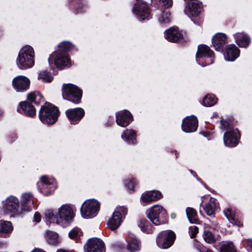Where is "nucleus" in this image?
<instances>
[{
    "mask_svg": "<svg viewBox=\"0 0 252 252\" xmlns=\"http://www.w3.org/2000/svg\"><path fill=\"white\" fill-rule=\"evenodd\" d=\"M46 219L51 222L63 227H66L73 221L75 216V213L69 204H63L58 209L56 214L51 210H47L45 212Z\"/></svg>",
    "mask_w": 252,
    "mask_h": 252,
    "instance_id": "f257e3e1",
    "label": "nucleus"
},
{
    "mask_svg": "<svg viewBox=\"0 0 252 252\" xmlns=\"http://www.w3.org/2000/svg\"><path fill=\"white\" fill-rule=\"evenodd\" d=\"M16 64L21 69L32 67L34 64V52L30 45H25L19 51Z\"/></svg>",
    "mask_w": 252,
    "mask_h": 252,
    "instance_id": "f03ea898",
    "label": "nucleus"
},
{
    "mask_svg": "<svg viewBox=\"0 0 252 252\" xmlns=\"http://www.w3.org/2000/svg\"><path fill=\"white\" fill-rule=\"evenodd\" d=\"M59 115L58 108L49 103L42 106L39 112L40 121L47 125H52L57 120Z\"/></svg>",
    "mask_w": 252,
    "mask_h": 252,
    "instance_id": "7ed1b4c3",
    "label": "nucleus"
},
{
    "mask_svg": "<svg viewBox=\"0 0 252 252\" xmlns=\"http://www.w3.org/2000/svg\"><path fill=\"white\" fill-rule=\"evenodd\" d=\"M147 216L152 223L156 225L166 222L167 215L166 210L160 205H154L147 211Z\"/></svg>",
    "mask_w": 252,
    "mask_h": 252,
    "instance_id": "20e7f679",
    "label": "nucleus"
},
{
    "mask_svg": "<svg viewBox=\"0 0 252 252\" xmlns=\"http://www.w3.org/2000/svg\"><path fill=\"white\" fill-rule=\"evenodd\" d=\"M48 63L51 69H54L55 66L62 69L70 64V60L67 53L55 51L49 56Z\"/></svg>",
    "mask_w": 252,
    "mask_h": 252,
    "instance_id": "39448f33",
    "label": "nucleus"
},
{
    "mask_svg": "<svg viewBox=\"0 0 252 252\" xmlns=\"http://www.w3.org/2000/svg\"><path fill=\"white\" fill-rule=\"evenodd\" d=\"M82 94V91L75 85L68 84H63V98L74 103H79L80 102Z\"/></svg>",
    "mask_w": 252,
    "mask_h": 252,
    "instance_id": "423d86ee",
    "label": "nucleus"
},
{
    "mask_svg": "<svg viewBox=\"0 0 252 252\" xmlns=\"http://www.w3.org/2000/svg\"><path fill=\"white\" fill-rule=\"evenodd\" d=\"M196 61L199 64L203 66L212 63L214 61L213 51L209 47L204 44L198 45L196 54Z\"/></svg>",
    "mask_w": 252,
    "mask_h": 252,
    "instance_id": "0eeeda50",
    "label": "nucleus"
},
{
    "mask_svg": "<svg viewBox=\"0 0 252 252\" xmlns=\"http://www.w3.org/2000/svg\"><path fill=\"white\" fill-rule=\"evenodd\" d=\"M99 208L100 204L96 200L94 199L87 200L82 205L81 215L85 219L94 217L98 213Z\"/></svg>",
    "mask_w": 252,
    "mask_h": 252,
    "instance_id": "6e6552de",
    "label": "nucleus"
},
{
    "mask_svg": "<svg viewBox=\"0 0 252 252\" xmlns=\"http://www.w3.org/2000/svg\"><path fill=\"white\" fill-rule=\"evenodd\" d=\"M3 208L6 213L11 216H19L24 213L21 207L19 206V200L13 196H10L2 202Z\"/></svg>",
    "mask_w": 252,
    "mask_h": 252,
    "instance_id": "1a4fd4ad",
    "label": "nucleus"
},
{
    "mask_svg": "<svg viewBox=\"0 0 252 252\" xmlns=\"http://www.w3.org/2000/svg\"><path fill=\"white\" fill-rule=\"evenodd\" d=\"M127 208L124 206L118 207L108 221L107 225L112 230L117 229L121 225L123 219L127 214Z\"/></svg>",
    "mask_w": 252,
    "mask_h": 252,
    "instance_id": "9d476101",
    "label": "nucleus"
},
{
    "mask_svg": "<svg viewBox=\"0 0 252 252\" xmlns=\"http://www.w3.org/2000/svg\"><path fill=\"white\" fill-rule=\"evenodd\" d=\"M176 235L171 230H166L160 232L158 235L156 243L158 246L162 249H168L173 244Z\"/></svg>",
    "mask_w": 252,
    "mask_h": 252,
    "instance_id": "9b49d317",
    "label": "nucleus"
},
{
    "mask_svg": "<svg viewBox=\"0 0 252 252\" xmlns=\"http://www.w3.org/2000/svg\"><path fill=\"white\" fill-rule=\"evenodd\" d=\"M133 11L140 20H148L151 17L148 5L142 0H136Z\"/></svg>",
    "mask_w": 252,
    "mask_h": 252,
    "instance_id": "f8f14e48",
    "label": "nucleus"
},
{
    "mask_svg": "<svg viewBox=\"0 0 252 252\" xmlns=\"http://www.w3.org/2000/svg\"><path fill=\"white\" fill-rule=\"evenodd\" d=\"M84 249L86 252H105L104 244L101 239L93 238L88 240Z\"/></svg>",
    "mask_w": 252,
    "mask_h": 252,
    "instance_id": "ddd939ff",
    "label": "nucleus"
},
{
    "mask_svg": "<svg viewBox=\"0 0 252 252\" xmlns=\"http://www.w3.org/2000/svg\"><path fill=\"white\" fill-rule=\"evenodd\" d=\"M40 182L38 183L39 190L44 195L50 194L55 189L54 180L49 179L47 176H42L40 178Z\"/></svg>",
    "mask_w": 252,
    "mask_h": 252,
    "instance_id": "4468645a",
    "label": "nucleus"
},
{
    "mask_svg": "<svg viewBox=\"0 0 252 252\" xmlns=\"http://www.w3.org/2000/svg\"><path fill=\"white\" fill-rule=\"evenodd\" d=\"M239 133L237 129L226 131L223 135V142L226 146L233 147L238 143Z\"/></svg>",
    "mask_w": 252,
    "mask_h": 252,
    "instance_id": "2eb2a0df",
    "label": "nucleus"
},
{
    "mask_svg": "<svg viewBox=\"0 0 252 252\" xmlns=\"http://www.w3.org/2000/svg\"><path fill=\"white\" fill-rule=\"evenodd\" d=\"M30 85V80L25 76L19 75L12 80V86L17 92H24L27 90Z\"/></svg>",
    "mask_w": 252,
    "mask_h": 252,
    "instance_id": "dca6fc26",
    "label": "nucleus"
},
{
    "mask_svg": "<svg viewBox=\"0 0 252 252\" xmlns=\"http://www.w3.org/2000/svg\"><path fill=\"white\" fill-rule=\"evenodd\" d=\"M202 6L201 2L197 1H187L184 9V12L189 16L196 17L201 12Z\"/></svg>",
    "mask_w": 252,
    "mask_h": 252,
    "instance_id": "f3484780",
    "label": "nucleus"
},
{
    "mask_svg": "<svg viewBox=\"0 0 252 252\" xmlns=\"http://www.w3.org/2000/svg\"><path fill=\"white\" fill-rule=\"evenodd\" d=\"M116 123L122 127H126L132 121L130 113L126 110L120 111L116 113Z\"/></svg>",
    "mask_w": 252,
    "mask_h": 252,
    "instance_id": "a211bd4d",
    "label": "nucleus"
},
{
    "mask_svg": "<svg viewBox=\"0 0 252 252\" xmlns=\"http://www.w3.org/2000/svg\"><path fill=\"white\" fill-rule=\"evenodd\" d=\"M198 121L196 117L191 116L185 119L182 123V128L186 132H192L196 131Z\"/></svg>",
    "mask_w": 252,
    "mask_h": 252,
    "instance_id": "6ab92c4d",
    "label": "nucleus"
},
{
    "mask_svg": "<svg viewBox=\"0 0 252 252\" xmlns=\"http://www.w3.org/2000/svg\"><path fill=\"white\" fill-rule=\"evenodd\" d=\"M66 114L71 123L75 124L83 117L85 112L81 108H76L66 110Z\"/></svg>",
    "mask_w": 252,
    "mask_h": 252,
    "instance_id": "aec40b11",
    "label": "nucleus"
},
{
    "mask_svg": "<svg viewBox=\"0 0 252 252\" xmlns=\"http://www.w3.org/2000/svg\"><path fill=\"white\" fill-rule=\"evenodd\" d=\"M33 196L30 193L22 194L21 200V207L25 212L31 211L33 207Z\"/></svg>",
    "mask_w": 252,
    "mask_h": 252,
    "instance_id": "412c9836",
    "label": "nucleus"
},
{
    "mask_svg": "<svg viewBox=\"0 0 252 252\" xmlns=\"http://www.w3.org/2000/svg\"><path fill=\"white\" fill-rule=\"evenodd\" d=\"M127 243V249L130 252H137L140 251V242L133 233L128 232Z\"/></svg>",
    "mask_w": 252,
    "mask_h": 252,
    "instance_id": "4be33fe9",
    "label": "nucleus"
},
{
    "mask_svg": "<svg viewBox=\"0 0 252 252\" xmlns=\"http://www.w3.org/2000/svg\"><path fill=\"white\" fill-rule=\"evenodd\" d=\"M165 38L170 42H175L183 37L182 33L177 27H172L165 32Z\"/></svg>",
    "mask_w": 252,
    "mask_h": 252,
    "instance_id": "5701e85b",
    "label": "nucleus"
},
{
    "mask_svg": "<svg viewBox=\"0 0 252 252\" xmlns=\"http://www.w3.org/2000/svg\"><path fill=\"white\" fill-rule=\"evenodd\" d=\"M162 197L161 193L157 190L146 191L141 196V201L143 203H149L157 200Z\"/></svg>",
    "mask_w": 252,
    "mask_h": 252,
    "instance_id": "b1692460",
    "label": "nucleus"
},
{
    "mask_svg": "<svg viewBox=\"0 0 252 252\" xmlns=\"http://www.w3.org/2000/svg\"><path fill=\"white\" fill-rule=\"evenodd\" d=\"M226 41V36L224 33H217L212 38V44L217 51L222 50Z\"/></svg>",
    "mask_w": 252,
    "mask_h": 252,
    "instance_id": "393cba45",
    "label": "nucleus"
},
{
    "mask_svg": "<svg viewBox=\"0 0 252 252\" xmlns=\"http://www.w3.org/2000/svg\"><path fill=\"white\" fill-rule=\"evenodd\" d=\"M236 42L240 47H248L250 39L248 35L244 33H236L234 34Z\"/></svg>",
    "mask_w": 252,
    "mask_h": 252,
    "instance_id": "a878e982",
    "label": "nucleus"
},
{
    "mask_svg": "<svg viewBox=\"0 0 252 252\" xmlns=\"http://www.w3.org/2000/svg\"><path fill=\"white\" fill-rule=\"evenodd\" d=\"M240 51L234 45H230L226 48V60L228 61H233L239 56Z\"/></svg>",
    "mask_w": 252,
    "mask_h": 252,
    "instance_id": "bb28decb",
    "label": "nucleus"
},
{
    "mask_svg": "<svg viewBox=\"0 0 252 252\" xmlns=\"http://www.w3.org/2000/svg\"><path fill=\"white\" fill-rule=\"evenodd\" d=\"M20 105L24 113L26 115L33 116L35 114L36 110L35 108L29 102L23 101L20 103Z\"/></svg>",
    "mask_w": 252,
    "mask_h": 252,
    "instance_id": "cd10ccee",
    "label": "nucleus"
},
{
    "mask_svg": "<svg viewBox=\"0 0 252 252\" xmlns=\"http://www.w3.org/2000/svg\"><path fill=\"white\" fill-rule=\"evenodd\" d=\"M223 213L225 217L232 224L237 225L239 226L242 225L241 222L236 220L235 213L232 209L230 208H226L224 210Z\"/></svg>",
    "mask_w": 252,
    "mask_h": 252,
    "instance_id": "c85d7f7f",
    "label": "nucleus"
},
{
    "mask_svg": "<svg viewBox=\"0 0 252 252\" xmlns=\"http://www.w3.org/2000/svg\"><path fill=\"white\" fill-rule=\"evenodd\" d=\"M135 132L132 129L125 130L121 136V138L130 144H134L136 141Z\"/></svg>",
    "mask_w": 252,
    "mask_h": 252,
    "instance_id": "c756f323",
    "label": "nucleus"
},
{
    "mask_svg": "<svg viewBox=\"0 0 252 252\" xmlns=\"http://www.w3.org/2000/svg\"><path fill=\"white\" fill-rule=\"evenodd\" d=\"M216 208V200L213 197H211L209 201L204 207V209L208 215L211 216L214 213Z\"/></svg>",
    "mask_w": 252,
    "mask_h": 252,
    "instance_id": "7c9ffc66",
    "label": "nucleus"
},
{
    "mask_svg": "<svg viewBox=\"0 0 252 252\" xmlns=\"http://www.w3.org/2000/svg\"><path fill=\"white\" fill-rule=\"evenodd\" d=\"M27 99L29 101L38 105L44 101V99L41 94L38 92H32L27 95Z\"/></svg>",
    "mask_w": 252,
    "mask_h": 252,
    "instance_id": "2f4dec72",
    "label": "nucleus"
},
{
    "mask_svg": "<svg viewBox=\"0 0 252 252\" xmlns=\"http://www.w3.org/2000/svg\"><path fill=\"white\" fill-rule=\"evenodd\" d=\"M13 227L10 221L0 220V233L9 234L13 231Z\"/></svg>",
    "mask_w": 252,
    "mask_h": 252,
    "instance_id": "473e14b6",
    "label": "nucleus"
},
{
    "mask_svg": "<svg viewBox=\"0 0 252 252\" xmlns=\"http://www.w3.org/2000/svg\"><path fill=\"white\" fill-rule=\"evenodd\" d=\"M46 240L49 244L53 245H56L60 242L58 234L49 230L46 231Z\"/></svg>",
    "mask_w": 252,
    "mask_h": 252,
    "instance_id": "72a5a7b5",
    "label": "nucleus"
},
{
    "mask_svg": "<svg viewBox=\"0 0 252 252\" xmlns=\"http://www.w3.org/2000/svg\"><path fill=\"white\" fill-rule=\"evenodd\" d=\"M187 216L190 222L196 223L198 222V219L196 211L192 208L188 207L186 210Z\"/></svg>",
    "mask_w": 252,
    "mask_h": 252,
    "instance_id": "f704fd0d",
    "label": "nucleus"
},
{
    "mask_svg": "<svg viewBox=\"0 0 252 252\" xmlns=\"http://www.w3.org/2000/svg\"><path fill=\"white\" fill-rule=\"evenodd\" d=\"M138 225L141 230L143 232L149 234L152 231V226L146 220H140Z\"/></svg>",
    "mask_w": 252,
    "mask_h": 252,
    "instance_id": "c9c22d12",
    "label": "nucleus"
},
{
    "mask_svg": "<svg viewBox=\"0 0 252 252\" xmlns=\"http://www.w3.org/2000/svg\"><path fill=\"white\" fill-rule=\"evenodd\" d=\"M217 98L213 94L207 95L204 97L202 104L204 106L209 107L212 106L217 103Z\"/></svg>",
    "mask_w": 252,
    "mask_h": 252,
    "instance_id": "e433bc0d",
    "label": "nucleus"
},
{
    "mask_svg": "<svg viewBox=\"0 0 252 252\" xmlns=\"http://www.w3.org/2000/svg\"><path fill=\"white\" fill-rule=\"evenodd\" d=\"M38 79L44 83H50L53 79V77L47 71H41L38 74Z\"/></svg>",
    "mask_w": 252,
    "mask_h": 252,
    "instance_id": "4c0bfd02",
    "label": "nucleus"
},
{
    "mask_svg": "<svg viewBox=\"0 0 252 252\" xmlns=\"http://www.w3.org/2000/svg\"><path fill=\"white\" fill-rule=\"evenodd\" d=\"M203 239L208 243H213L216 241V238L209 231H204L203 235Z\"/></svg>",
    "mask_w": 252,
    "mask_h": 252,
    "instance_id": "58836bf2",
    "label": "nucleus"
},
{
    "mask_svg": "<svg viewBox=\"0 0 252 252\" xmlns=\"http://www.w3.org/2000/svg\"><path fill=\"white\" fill-rule=\"evenodd\" d=\"M170 14L167 11L162 12L158 17V21L160 23L166 24L170 21Z\"/></svg>",
    "mask_w": 252,
    "mask_h": 252,
    "instance_id": "ea45409f",
    "label": "nucleus"
},
{
    "mask_svg": "<svg viewBox=\"0 0 252 252\" xmlns=\"http://www.w3.org/2000/svg\"><path fill=\"white\" fill-rule=\"evenodd\" d=\"M72 45L69 42H63L59 45V49L56 51L67 53V51L70 49Z\"/></svg>",
    "mask_w": 252,
    "mask_h": 252,
    "instance_id": "a19ab883",
    "label": "nucleus"
},
{
    "mask_svg": "<svg viewBox=\"0 0 252 252\" xmlns=\"http://www.w3.org/2000/svg\"><path fill=\"white\" fill-rule=\"evenodd\" d=\"M81 235L82 232L78 228L72 229L69 233V236L71 239H76Z\"/></svg>",
    "mask_w": 252,
    "mask_h": 252,
    "instance_id": "79ce46f5",
    "label": "nucleus"
},
{
    "mask_svg": "<svg viewBox=\"0 0 252 252\" xmlns=\"http://www.w3.org/2000/svg\"><path fill=\"white\" fill-rule=\"evenodd\" d=\"M135 184L136 182L133 178H132L131 180H126L125 181L126 186L130 190H133Z\"/></svg>",
    "mask_w": 252,
    "mask_h": 252,
    "instance_id": "37998d69",
    "label": "nucleus"
},
{
    "mask_svg": "<svg viewBox=\"0 0 252 252\" xmlns=\"http://www.w3.org/2000/svg\"><path fill=\"white\" fill-rule=\"evenodd\" d=\"M220 128L222 130H226V131L234 129L230 126L227 121L223 120L220 121Z\"/></svg>",
    "mask_w": 252,
    "mask_h": 252,
    "instance_id": "c03bdc74",
    "label": "nucleus"
},
{
    "mask_svg": "<svg viewBox=\"0 0 252 252\" xmlns=\"http://www.w3.org/2000/svg\"><path fill=\"white\" fill-rule=\"evenodd\" d=\"M198 232V228L196 226H193L189 227V233L191 238H193L195 236Z\"/></svg>",
    "mask_w": 252,
    "mask_h": 252,
    "instance_id": "a18cd8bd",
    "label": "nucleus"
},
{
    "mask_svg": "<svg viewBox=\"0 0 252 252\" xmlns=\"http://www.w3.org/2000/svg\"><path fill=\"white\" fill-rule=\"evenodd\" d=\"M160 3L162 6L168 8L172 5V0H160Z\"/></svg>",
    "mask_w": 252,
    "mask_h": 252,
    "instance_id": "49530a36",
    "label": "nucleus"
},
{
    "mask_svg": "<svg viewBox=\"0 0 252 252\" xmlns=\"http://www.w3.org/2000/svg\"><path fill=\"white\" fill-rule=\"evenodd\" d=\"M41 215L39 213L36 212L34 214V215L33 217L34 221H35V222H39L41 220Z\"/></svg>",
    "mask_w": 252,
    "mask_h": 252,
    "instance_id": "de8ad7c7",
    "label": "nucleus"
},
{
    "mask_svg": "<svg viewBox=\"0 0 252 252\" xmlns=\"http://www.w3.org/2000/svg\"><path fill=\"white\" fill-rule=\"evenodd\" d=\"M244 245H247L252 249V240L247 239L244 241Z\"/></svg>",
    "mask_w": 252,
    "mask_h": 252,
    "instance_id": "09e8293b",
    "label": "nucleus"
},
{
    "mask_svg": "<svg viewBox=\"0 0 252 252\" xmlns=\"http://www.w3.org/2000/svg\"><path fill=\"white\" fill-rule=\"evenodd\" d=\"M31 252H46L43 250L38 248H35Z\"/></svg>",
    "mask_w": 252,
    "mask_h": 252,
    "instance_id": "8fccbe9b",
    "label": "nucleus"
},
{
    "mask_svg": "<svg viewBox=\"0 0 252 252\" xmlns=\"http://www.w3.org/2000/svg\"><path fill=\"white\" fill-rule=\"evenodd\" d=\"M57 252H68L67 251L64 250H59L57 251Z\"/></svg>",
    "mask_w": 252,
    "mask_h": 252,
    "instance_id": "3c124183",
    "label": "nucleus"
},
{
    "mask_svg": "<svg viewBox=\"0 0 252 252\" xmlns=\"http://www.w3.org/2000/svg\"><path fill=\"white\" fill-rule=\"evenodd\" d=\"M2 111L0 110V117L2 115Z\"/></svg>",
    "mask_w": 252,
    "mask_h": 252,
    "instance_id": "603ef678",
    "label": "nucleus"
},
{
    "mask_svg": "<svg viewBox=\"0 0 252 252\" xmlns=\"http://www.w3.org/2000/svg\"><path fill=\"white\" fill-rule=\"evenodd\" d=\"M171 217H172V218H174V215H171Z\"/></svg>",
    "mask_w": 252,
    "mask_h": 252,
    "instance_id": "864d4df0",
    "label": "nucleus"
}]
</instances>
